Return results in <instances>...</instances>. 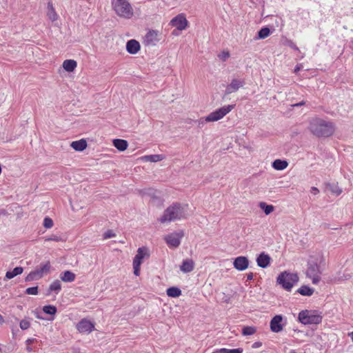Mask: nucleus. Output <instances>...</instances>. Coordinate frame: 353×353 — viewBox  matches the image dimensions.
I'll return each instance as SVG.
<instances>
[{"mask_svg":"<svg viewBox=\"0 0 353 353\" xmlns=\"http://www.w3.org/2000/svg\"><path fill=\"white\" fill-rule=\"evenodd\" d=\"M159 41V32L152 30L145 34L143 43L146 46H154Z\"/></svg>","mask_w":353,"mask_h":353,"instance_id":"nucleus-11","label":"nucleus"},{"mask_svg":"<svg viewBox=\"0 0 353 353\" xmlns=\"http://www.w3.org/2000/svg\"><path fill=\"white\" fill-rule=\"evenodd\" d=\"M112 6L117 15L121 17L130 19L133 15V9L127 0H112Z\"/></svg>","mask_w":353,"mask_h":353,"instance_id":"nucleus-4","label":"nucleus"},{"mask_svg":"<svg viewBox=\"0 0 353 353\" xmlns=\"http://www.w3.org/2000/svg\"><path fill=\"white\" fill-rule=\"evenodd\" d=\"M26 293L27 294H31V295H37L38 294V287H31L28 288L26 290Z\"/></svg>","mask_w":353,"mask_h":353,"instance_id":"nucleus-38","label":"nucleus"},{"mask_svg":"<svg viewBox=\"0 0 353 353\" xmlns=\"http://www.w3.org/2000/svg\"><path fill=\"white\" fill-rule=\"evenodd\" d=\"M311 192L314 194H317L319 192V190L316 187H312L311 188Z\"/></svg>","mask_w":353,"mask_h":353,"instance_id":"nucleus-47","label":"nucleus"},{"mask_svg":"<svg viewBox=\"0 0 353 353\" xmlns=\"http://www.w3.org/2000/svg\"><path fill=\"white\" fill-rule=\"evenodd\" d=\"M299 319L301 323L305 325L319 324L322 321V316L312 314L310 311L303 310L299 314Z\"/></svg>","mask_w":353,"mask_h":353,"instance_id":"nucleus-6","label":"nucleus"},{"mask_svg":"<svg viewBox=\"0 0 353 353\" xmlns=\"http://www.w3.org/2000/svg\"><path fill=\"white\" fill-rule=\"evenodd\" d=\"M298 281L299 276L296 274L288 272L281 273L277 277V283L288 291H290L294 284Z\"/></svg>","mask_w":353,"mask_h":353,"instance_id":"nucleus-5","label":"nucleus"},{"mask_svg":"<svg viewBox=\"0 0 353 353\" xmlns=\"http://www.w3.org/2000/svg\"><path fill=\"white\" fill-rule=\"evenodd\" d=\"M41 277L39 276V272L37 270L31 272L26 278V281H32Z\"/></svg>","mask_w":353,"mask_h":353,"instance_id":"nucleus-36","label":"nucleus"},{"mask_svg":"<svg viewBox=\"0 0 353 353\" xmlns=\"http://www.w3.org/2000/svg\"><path fill=\"white\" fill-rule=\"evenodd\" d=\"M50 268V262H46L44 265H41L39 269L36 270L37 272H39V276L42 277L44 273H47L49 272Z\"/></svg>","mask_w":353,"mask_h":353,"instance_id":"nucleus-29","label":"nucleus"},{"mask_svg":"<svg viewBox=\"0 0 353 353\" xmlns=\"http://www.w3.org/2000/svg\"><path fill=\"white\" fill-rule=\"evenodd\" d=\"M60 278L64 282H72L74 281L76 275L71 271L66 270L61 274Z\"/></svg>","mask_w":353,"mask_h":353,"instance_id":"nucleus-21","label":"nucleus"},{"mask_svg":"<svg viewBox=\"0 0 353 353\" xmlns=\"http://www.w3.org/2000/svg\"><path fill=\"white\" fill-rule=\"evenodd\" d=\"M172 34L176 35L177 34L176 30H173Z\"/></svg>","mask_w":353,"mask_h":353,"instance_id":"nucleus-58","label":"nucleus"},{"mask_svg":"<svg viewBox=\"0 0 353 353\" xmlns=\"http://www.w3.org/2000/svg\"><path fill=\"white\" fill-rule=\"evenodd\" d=\"M262 345V343L261 342H255L252 344V347L253 348H258V347H261Z\"/></svg>","mask_w":353,"mask_h":353,"instance_id":"nucleus-45","label":"nucleus"},{"mask_svg":"<svg viewBox=\"0 0 353 353\" xmlns=\"http://www.w3.org/2000/svg\"><path fill=\"white\" fill-rule=\"evenodd\" d=\"M35 341H36L35 339H28L26 341L27 345H30L32 344L33 343H34Z\"/></svg>","mask_w":353,"mask_h":353,"instance_id":"nucleus-48","label":"nucleus"},{"mask_svg":"<svg viewBox=\"0 0 353 353\" xmlns=\"http://www.w3.org/2000/svg\"><path fill=\"white\" fill-rule=\"evenodd\" d=\"M47 15L52 21H54L57 19V14L51 2H48V3Z\"/></svg>","mask_w":353,"mask_h":353,"instance_id":"nucleus-25","label":"nucleus"},{"mask_svg":"<svg viewBox=\"0 0 353 353\" xmlns=\"http://www.w3.org/2000/svg\"><path fill=\"white\" fill-rule=\"evenodd\" d=\"M244 84L245 82L243 80L233 79L231 83L227 85L225 90V95L236 92L240 88L243 87Z\"/></svg>","mask_w":353,"mask_h":353,"instance_id":"nucleus-14","label":"nucleus"},{"mask_svg":"<svg viewBox=\"0 0 353 353\" xmlns=\"http://www.w3.org/2000/svg\"><path fill=\"white\" fill-rule=\"evenodd\" d=\"M323 260V256L319 255L316 258L314 256H310V259L308 261V267L306 271V274L308 277L312 279V283L314 284H317L320 279V266L319 264L321 263Z\"/></svg>","mask_w":353,"mask_h":353,"instance_id":"nucleus-3","label":"nucleus"},{"mask_svg":"<svg viewBox=\"0 0 353 353\" xmlns=\"http://www.w3.org/2000/svg\"><path fill=\"white\" fill-rule=\"evenodd\" d=\"M348 334H349V336H351V339H352V342H353V332H352L349 333Z\"/></svg>","mask_w":353,"mask_h":353,"instance_id":"nucleus-55","label":"nucleus"},{"mask_svg":"<svg viewBox=\"0 0 353 353\" xmlns=\"http://www.w3.org/2000/svg\"><path fill=\"white\" fill-rule=\"evenodd\" d=\"M256 331V327L252 326L243 327L242 329V334L244 336L254 334Z\"/></svg>","mask_w":353,"mask_h":353,"instance_id":"nucleus-33","label":"nucleus"},{"mask_svg":"<svg viewBox=\"0 0 353 353\" xmlns=\"http://www.w3.org/2000/svg\"><path fill=\"white\" fill-rule=\"evenodd\" d=\"M19 326L21 330H27L30 327V322L26 319H23L20 321Z\"/></svg>","mask_w":353,"mask_h":353,"instance_id":"nucleus-37","label":"nucleus"},{"mask_svg":"<svg viewBox=\"0 0 353 353\" xmlns=\"http://www.w3.org/2000/svg\"><path fill=\"white\" fill-rule=\"evenodd\" d=\"M304 104H305V102L303 101H301L300 103L294 104L293 106H301V105H304Z\"/></svg>","mask_w":353,"mask_h":353,"instance_id":"nucleus-52","label":"nucleus"},{"mask_svg":"<svg viewBox=\"0 0 353 353\" xmlns=\"http://www.w3.org/2000/svg\"><path fill=\"white\" fill-rule=\"evenodd\" d=\"M288 45L290 48L294 49V50H299V48L298 47L296 46V44L292 42V41H288Z\"/></svg>","mask_w":353,"mask_h":353,"instance_id":"nucleus-42","label":"nucleus"},{"mask_svg":"<svg viewBox=\"0 0 353 353\" xmlns=\"http://www.w3.org/2000/svg\"><path fill=\"white\" fill-rule=\"evenodd\" d=\"M270 30L268 27L262 28L258 32V38L261 39H265L270 35Z\"/></svg>","mask_w":353,"mask_h":353,"instance_id":"nucleus-31","label":"nucleus"},{"mask_svg":"<svg viewBox=\"0 0 353 353\" xmlns=\"http://www.w3.org/2000/svg\"><path fill=\"white\" fill-rule=\"evenodd\" d=\"M225 353H242L243 350L241 348H236V349H232V350H227L225 352Z\"/></svg>","mask_w":353,"mask_h":353,"instance_id":"nucleus-41","label":"nucleus"},{"mask_svg":"<svg viewBox=\"0 0 353 353\" xmlns=\"http://www.w3.org/2000/svg\"><path fill=\"white\" fill-rule=\"evenodd\" d=\"M46 228H51L53 226V222H43Z\"/></svg>","mask_w":353,"mask_h":353,"instance_id":"nucleus-43","label":"nucleus"},{"mask_svg":"<svg viewBox=\"0 0 353 353\" xmlns=\"http://www.w3.org/2000/svg\"><path fill=\"white\" fill-rule=\"evenodd\" d=\"M199 126L203 125L206 121H205V118H201L199 121H197Z\"/></svg>","mask_w":353,"mask_h":353,"instance_id":"nucleus-46","label":"nucleus"},{"mask_svg":"<svg viewBox=\"0 0 353 353\" xmlns=\"http://www.w3.org/2000/svg\"><path fill=\"white\" fill-rule=\"evenodd\" d=\"M253 273L252 272H250L249 274H247V279L250 281V280H252L253 279Z\"/></svg>","mask_w":353,"mask_h":353,"instance_id":"nucleus-50","label":"nucleus"},{"mask_svg":"<svg viewBox=\"0 0 353 353\" xmlns=\"http://www.w3.org/2000/svg\"><path fill=\"white\" fill-rule=\"evenodd\" d=\"M27 350H28V351H31V350H32V349H31V347H30V345H27Z\"/></svg>","mask_w":353,"mask_h":353,"instance_id":"nucleus-57","label":"nucleus"},{"mask_svg":"<svg viewBox=\"0 0 353 353\" xmlns=\"http://www.w3.org/2000/svg\"><path fill=\"white\" fill-rule=\"evenodd\" d=\"M188 21L183 14H178L171 21V26L176 27L178 30H185L188 26Z\"/></svg>","mask_w":353,"mask_h":353,"instance_id":"nucleus-12","label":"nucleus"},{"mask_svg":"<svg viewBox=\"0 0 353 353\" xmlns=\"http://www.w3.org/2000/svg\"><path fill=\"white\" fill-rule=\"evenodd\" d=\"M233 265L237 270L243 271L248 268L249 261L245 256H238L234 260Z\"/></svg>","mask_w":353,"mask_h":353,"instance_id":"nucleus-15","label":"nucleus"},{"mask_svg":"<svg viewBox=\"0 0 353 353\" xmlns=\"http://www.w3.org/2000/svg\"><path fill=\"white\" fill-rule=\"evenodd\" d=\"M310 130L318 137H327L333 134L334 126L331 122L315 118L310 121Z\"/></svg>","mask_w":353,"mask_h":353,"instance_id":"nucleus-1","label":"nucleus"},{"mask_svg":"<svg viewBox=\"0 0 353 353\" xmlns=\"http://www.w3.org/2000/svg\"><path fill=\"white\" fill-rule=\"evenodd\" d=\"M36 317L39 319H43V318L40 316V315L38 313L36 314Z\"/></svg>","mask_w":353,"mask_h":353,"instance_id":"nucleus-53","label":"nucleus"},{"mask_svg":"<svg viewBox=\"0 0 353 353\" xmlns=\"http://www.w3.org/2000/svg\"><path fill=\"white\" fill-rule=\"evenodd\" d=\"M23 268L21 267H17L14 268L12 271H8L6 274V278L7 279H11L14 276L19 275L23 273Z\"/></svg>","mask_w":353,"mask_h":353,"instance_id":"nucleus-24","label":"nucleus"},{"mask_svg":"<svg viewBox=\"0 0 353 353\" xmlns=\"http://www.w3.org/2000/svg\"><path fill=\"white\" fill-rule=\"evenodd\" d=\"M145 256H149L148 249L145 247L139 248L133 260L134 274L136 276L140 274V267Z\"/></svg>","mask_w":353,"mask_h":353,"instance_id":"nucleus-8","label":"nucleus"},{"mask_svg":"<svg viewBox=\"0 0 353 353\" xmlns=\"http://www.w3.org/2000/svg\"><path fill=\"white\" fill-rule=\"evenodd\" d=\"M327 188L330 192H332L333 194H335L337 196L339 195L342 192V190L339 188L337 184H335V183L327 184Z\"/></svg>","mask_w":353,"mask_h":353,"instance_id":"nucleus-28","label":"nucleus"},{"mask_svg":"<svg viewBox=\"0 0 353 353\" xmlns=\"http://www.w3.org/2000/svg\"><path fill=\"white\" fill-rule=\"evenodd\" d=\"M184 236L183 230H179L176 232L171 233L165 236L164 240L166 243L172 248H177L181 243V239Z\"/></svg>","mask_w":353,"mask_h":353,"instance_id":"nucleus-9","label":"nucleus"},{"mask_svg":"<svg viewBox=\"0 0 353 353\" xmlns=\"http://www.w3.org/2000/svg\"><path fill=\"white\" fill-rule=\"evenodd\" d=\"M166 293L168 296L175 298L181 294V290L176 287H171L167 290Z\"/></svg>","mask_w":353,"mask_h":353,"instance_id":"nucleus-26","label":"nucleus"},{"mask_svg":"<svg viewBox=\"0 0 353 353\" xmlns=\"http://www.w3.org/2000/svg\"><path fill=\"white\" fill-rule=\"evenodd\" d=\"M47 240L58 241L59 239L57 236H54L52 238L48 239Z\"/></svg>","mask_w":353,"mask_h":353,"instance_id":"nucleus-51","label":"nucleus"},{"mask_svg":"<svg viewBox=\"0 0 353 353\" xmlns=\"http://www.w3.org/2000/svg\"><path fill=\"white\" fill-rule=\"evenodd\" d=\"M43 221H52L50 218H49L48 216H46L44 218Z\"/></svg>","mask_w":353,"mask_h":353,"instance_id":"nucleus-54","label":"nucleus"},{"mask_svg":"<svg viewBox=\"0 0 353 353\" xmlns=\"http://www.w3.org/2000/svg\"><path fill=\"white\" fill-rule=\"evenodd\" d=\"M114 146L120 151H124L128 148V142L125 140L116 139L113 140Z\"/></svg>","mask_w":353,"mask_h":353,"instance_id":"nucleus-20","label":"nucleus"},{"mask_svg":"<svg viewBox=\"0 0 353 353\" xmlns=\"http://www.w3.org/2000/svg\"><path fill=\"white\" fill-rule=\"evenodd\" d=\"M186 208L187 206H183L180 203H174L165 210L161 221L186 219H188Z\"/></svg>","mask_w":353,"mask_h":353,"instance_id":"nucleus-2","label":"nucleus"},{"mask_svg":"<svg viewBox=\"0 0 353 353\" xmlns=\"http://www.w3.org/2000/svg\"><path fill=\"white\" fill-rule=\"evenodd\" d=\"M260 208L264 211L265 214H270L274 210V206L272 205H267L264 202L259 203Z\"/></svg>","mask_w":353,"mask_h":353,"instance_id":"nucleus-32","label":"nucleus"},{"mask_svg":"<svg viewBox=\"0 0 353 353\" xmlns=\"http://www.w3.org/2000/svg\"><path fill=\"white\" fill-rule=\"evenodd\" d=\"M271 258L268 254H265L264 252L259 254V256L256 259L257 265L263 268H267L270 263Z\"/></svg>","mask_w":353,"mask_h":353,"instance_id":"nucleus-16","label":"nucleus"},{"mask_svg":"<svg viewBox=\"0 0 353 353\" xmlns=\"http://www.w3.org/2000/svg\"><path fill=\"white\" fill-rule=\"evenodd\" d=\"M302 68V65L301 64H299L297 65L295 68H294V72L296 73L298 72Z\"/></svg>","mask_w":353,"mask_h":353,"instance_id":"nucleus-49","label":"nucleus"},{"mask_svg":"<svg viewBox=\"0 0 353 353\" xmlns=\"http://www.w3.org/2000/svg\"><path fill=\"white\" fill-rule=\"evenodd\" d=\"M61 288V282L59 280L54 281L50 285V291L59 292Z\"/></svg>","mask_w":353,"mask_h":353,"instance_id":"nucleus-35","label":"nucleus"},{"mask_svg":"<svg viewBox=\"0 0 353 353\" xmlns=\"http://www.w3.org/2000/svg\"><path fill=\"white\" fill-rule=\"evenodd\" d=\"M230 52L228 51H223L218 57L223 61H225L230 57Z\"/></svg>","mask_w":353,"mask_h":353,"instance_id":"nucleus-39","label":"nucleus"},{"mask_svg":"<svg viewBox=\"0 0 353 353\" xmlns=\"http://www.w3.org/2000/svg\"><path fill=\"white\" fill-rule=\"evenodd\" d=\"M323 228L324 229H329V228L334 229V230L338 229V228H336V227H334V228L331 227L329 223H326L323 225Z\"/></svg>","mask_w":353,"mask_h":353,"instance_id":"nucleus-44","label":"nucleus"},{"mask_svg":"<svg viewBox=\"0 0 353 353\" xmlns=\"http://www.w3.org/2000/svg\"><path fill=\"white\" fill-rule=\"evenodd\" d=\"M116 236L115 233L112 230H108L103 234V239H107Z\"/></svg>","mask_w":353,"mask_h":353,"instance_id":"nucleus-40","label":"nucleus"},{"mask_svg":"<svg viewBox=\"0 0 353 353\" xmlns=\"http://www.w3.org/2000/svg\"><path fill=\"white\" fill-rule=\"evenodd\" d=\"M234 105H228L222 107L214 112H211L208 116L205 118V121H216L222 119L225 115L230 112L233 108Z\"/></svg>","mask_w":353,"mask_h":353,"instance_id":"nucleus-7","label":"nucleus"},{"mask_svg":"<svg viewBox=\"0 0 353 353\" xmlns=\"http://www.w3.org/2000/svg\"><path fill=\"white\" fill-rule=\"evenodd\" d=\"M71 147L76 151H83L87 147V142L84 139L72 141Z\"/></svg>","mask_w":353,"mask_h":353,"instance_id":"nucleus-19","label":"nucleus"},{"mask_svg":"<svg viewBox=\"0 0 353 353\" xmlns=\"http://www.w3.org/2000/svg\"><path fill=\"white\" fill-rule=\"evenodd\" d=\"M144 159L150 162H157L163 160V157L161 154H152L145 156Z\"/></svg>","mask_w":353,"mask_h":353,"instance_id":"nucleus-30","label":"nucleus"},{"mask_svg":"<svg viewBox=\"0 0 353 353\" xmlns=\"http://www.w3.org/2000/svg\"><path fill=\"white\" fill-rule=\"evenodd\" d=\"M3 317L0 314V323H3Z\"/></svg>","mask_w":353,"mask_h":353,"instance_id":"nucleus-56","label":"nucleus"},{"mask_svg":"<svg viewBox=\"0 0 353 353\" xmlns=\"http://www.w3.org/2000/svg\"><path fill=\"white\" fill-rule=\"evenodd\" d=\"M288 165V163L286 161L276 159L272 163V167L277 170H283L285 169Z\"/></svg>","mask_w":353,"mask_h":353,"instance_id":"nucleus-23","label":"nucleus"},{"mask_svg":"<svg viewBox=\"0 0 353 353\" xmlns=\"http://www.w3.org/2000/svg\"><path fill=\"white\" fill-rule=\"evenodd\" d=\"M43 311L48 314H54L57 312V307L54 305H48L43 307Z\"/></svg>","mask_w":353,"mask_h":353,"instance_id":"nucleus-34","label":"nucleus"},{"mask_svg":"<svg viewBox=\"0 0 353 353\" xmlns=\"http://www.w3.org/2000/svg\"><path fill=\"white\" fill-rule=\"evenodd\" d=\"M63 67L67 72H72L77 67V62L72 59H67L63 61Z\"/></svg>","mask_w":353,"mask_h":353,"instance_id":"nucleus-22","label":"nucleus"},{"mask_svg":"<svg viewBox=\"0 0 353 353\" xmlns=\"http://www.w3.org/2000/svg\"><path fill=\"white\" fill-rule=\"evenodd\" d=\"M94 328V325L86 319H81L77 325V329L81 333H90Z\"/></svg>","mask_w":353,"mask_h":353,"instance_id":"nucleus-13","label":"nucleus"},{"mask_svg":"<svg viewBox=\"0 0 353 353\" xmlns=\"http://www.w3.org/2000/svg\"><path fill=\"white\" fill-rule=\"evenodd\" d=\"M283 316L276 315L270 321V330L275 333L281 332L283 330L285 323H283Z\"/></svg>","mask_w":353,"mask_h":353,"instance_id":"nucleus-10","label":"nucleus"},{"mask_svg":"<svg viewBox=\"0 0 353 353\" xmlns=\"http://www.w3.org/2000/svg\"><path fill=\"white\" fill-rule=\"evenodd\" d=\"M194 263L192 259H186L183 261L180 270L183 272H190L194 270Z\"/></svg>","mask_w":353,"mask_h":353,"instance_id":"nucleus-18","label":"nucleus"},{"mask_svg":"<svg viewBox=\"0 0 353 353\" xmlns=\"http://www.w3.org/2000/svg\"><path fill=\"white\" fill-rule=\"evenodd\" d=\"M297 292L303 296H311L313 294L314 290L307 285H303L298 290Z\"/></svg>","mask_w":353,"mask_h":353,"instance_id":"nucleus-27","label":"nucleus"},{"mask_svg":"<svg viewBox=\"0 0 353 353\" xmlns=\"http://www.w3.org/2000/svg\"><path fill=\"white\" fill-rule=\"evenodd\" d=\"M126 50L130 54H134L140 50V44L137 41L131 39L126 43Z\"/></svg>","mask_w":353,"mask_h":353,"instance_id":"nucleus-17","label":"nucleus"}]
</instances>
